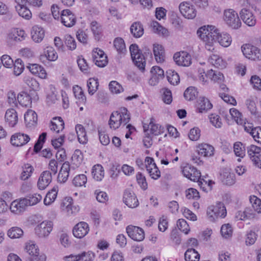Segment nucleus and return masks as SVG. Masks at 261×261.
Here are the masks:
<instances>
[{
	"mask_svg": "<svg viewBox=\"0 0 261 261\" xmlns=\"http://www.w3.org/2000/svg\"><path fill=\"white\" fill-rule=\"evenodd\" d=\"M123 201L128 207L132 208L137 207L139 204L135 193L128 190H126L124 192Z\"/></svg>",
	"mask_w": 261,
	"mask_h": 261,
	"instance_id": "6ab92c4d",
	"label": "nucleus"
},
{
	"mask_svg": "<svg viewBox=\"0 0 261 261\" xmlns=\"http://www.w3.org/2000/svg\"><path fill=\"white\" fill-rule=\"evenodd\" d=\"M245 106L251 115L255 118L259 116V112L256 107V104L253 98L250 97L247 98L245 101Z\"/></svg>",
	"mask_w": 261,
	"mask_h": 261,
	"instance_id": "f704fd0d",
	"label": "nucleus"
},
{
	"mask_svg": "<svg viewBox=\"0 0 261 261\" xmlns=\"http://www.w3.org/2000/svg\"><path fill=\"white\" fill-rule=\"evenodd\" d=\"M217 41H218L221 46L226 47L230 45L232 40L231 37L228 34L226 33H220L219 31H218Z\"/></svg>",
	"mask_w": 261,
	"mask_h": 261,
	"instance_id": "4c0bfd02",
	"label": "nucleus"
},
{
	"mask_svg": "<svg viewBox=\"0 0 261 261\" xmlns=\"http://www.w3.org/2000/svg\"><path fill=\"white\" fill-rule=\"evenodd\" d=\"M45 57L49 61H55L58 58V55L55 49L52 46H47L44 50Z\"/></svg>",
	"mask_w": 261,
	"mask_h": 261,
	"instance_id": "8fccbe9b",
	"label": "nucleus"
},
{
	"mask_svg": "<svg viewBox=\"0 0 261 261\" xmlns=\"http://www.w3.org/2000/svg\"><path fill=\"white\" fill-rule=\"evenodd\" d=\"M30 140V138L27 134L22 133H17L13 135L11 138L12 144L16 146H22L26 144Z\"/></svg>",
	"mask_w": 261,
	"mask_h": 261,
	"instance_id": "aec40b11",
	"label": "nucleus"
},
{
	"mask_svg": "<svg viewBox=\"0 0 261 261\" xmlns=\"http://www.w3.org/2000/svg\"><path fill=\"white\" fill-rule=\"evenodd\" d=\"M197 152L199 155L204 157L212 156L214 154V147L206 143H202L197 146Z\"/></svg>",
	"mask_w": 261,
	"mask_h": 261,
	"instance_id": "393cba45",
	"label": "nucleus"
},
{
	"mask_svg": "<svg viewBox=\"0 0 261 261\" xmlns=\"http://www.w3.org/2000/svg\"><path fill=\"white\" fill-rule=\"evenodd\" d=\"M131 57L134 64L142 72L145 70L146 61L138 46L133 44L129 46Z\"/></svg>",
	"mask_w": 261,
	"mask_h": 261,
	"instance_id": "20e7f679",
	"label": "nucleus"
},
{
	"mask_svg": "<svg viewBox=\"0 0 261 261\" xmlns=\"http://www.w3.org/2000/svg\"><path fill=\"white\" fill-rule=\"evenodd\" d=\"M200 254L194 248H188L185 253L186 261H199Z\"/></svg>",
	"mask_w": 261,
	"mask_h": 261,
	"instance_id": "a18cd8bd",
	"label": "nucleus"
},
{
	"mask_svg": "<svg viewBox=\"0 0 261 261\" xmlns=\"http://www.w3.org/2000/svg\"><path fill=\"white\" fill-rule=\"evenodd\" d=\"M241 49L246 58L254 61L261 60V50L257 47L246 44L242 46Z\"/></svg>",
	"mask_w": 261,
	"mask_h": 261,
	"instance_id": "423d86ee",
	"label": "nucleus"
},
{
	"mask_svg": "<svg viewBox=\"0 0 261 261\" xmlns=\"http://www.w3.org/2000/svg\"><path fill=\"white\" fill-rule=\"evenodd\" d=\"M49 127L51 131L59 133L64 128V121L60 117L54 118L50 123Z\"/></svg>",
	"mask_w": 261,
	"mask_h": 261,
	"instance_id": "7c9ffc66",
	"label": "nucleus"
},
{
	"mask_svg": "<svg viewBox=\"0 0 261 261\" xmlns=\"http://www.w3.org/2000/svg\"><path fill=\"white\" fill-rule=\"evenodd\" d=\"M13 73L16 76L20 75L24 69V65L20 59H17L14 62Z\"/></svg>",
	"mask_w": 261,
	"mask_h": 261,
	"instance_id": "4d7b16f0",
	"label": "nucleus"
},
{
	"mask_svg": "<svg viewBox=\"0 0 261 261\" xmlns=\"http://www.w3.org/2000/svg\"><path fill=\"white\" fill-rule=\"evenodd\" d=\"M182 173L184 176L193 181L201 182V173L195 167L190 164L182 167Z\"/></svg>",
	"mask_w": 261,
	"mask_h": 261,
	"instance_id": "6e6552de",
	"label": "nucleus"
},
{
	"mask_svg": "<svg viewBox=\"0 0 261 261\" xmlns=\"http://www.w3.org/2000/svg\"><path fill=\"white\" fill-rule=\"evenodd\" d=\"M126 230L128 236L134 241H142L145 238L144 230L138 226L129 225Z\"/></svg>",
	"mask_w": 261,
	"mask_h": 261,
	"instance_id": "f8f14e48",
	"label": "nucleus"
},
{
	"mask_svg": "<svg viewBox=\"0 0 261 261\" xmlns=\"http://www.w3.org/2000/svg\"><path fill=\"white\" fill-rule=\"evenodd\" d=\"M45 36V31L43 29L38 25L34 26L31 30V37L35 42L42 41Z\"/></svg>",
	"mask_w": 261,
	"mask_h": 261,
	"instance_id": "c85d7f7f",
	"label": "nucleus"
},
{
	"mask_svg": "<svg viewBox=\"0 0 261 261\" xmlns=\"http://www.w3.org/2000/svg\"><path fill=\"white\" fill-rule=\"evenodd\" d=\"M87 181V176L84 174H79L74 177L72 180V184L75 187H80L84 186Z\"/></svg>",
	"mask_w": 261,
	"mask_h": 261,
	"instance_id": "052dcab7",
	"label": "nucleus"
},
{
	"mask_svg": "<svg viewBox=\"0 0 261 261\" xmlns=\"http://www.w3.org/2000/svg\"><path fill=\"white\" fill-rule=\"evenodd\" d=\"M22 171L20 176L21 180H25L31 177L34 170L33 167L29 164H24L22 167Z\"/></svg>",
	"mask_w": 261,
	"mask_h": 261,
	"instance_id": "864d4df0",
	"label": "nucleus"
},
{
	"mask_svg": "<svg viewBox=\"0 0 261 261\" xmlns=\"http://www.w3.org/2000/svg\"><path fill=\"white\" fill-rule=\"evenodd\" d=\"M73 92L76 98L78 99L79 101L83 103L86 102V97L84 94L82 88L78 85H75L73 87Z\"/></svg>",
	"mask_w": 261,
	"mask_h": 261,
	"instance_id": "5fc2aeb1",
	"label": "nucleus"
},
{
	"mask_svg": "<svg viewBox=\"0 0 261 261\" xmlns=\"http://www.w3.org/2000/svg\"><path fill=\"white\" fill-rule=\"evenodd\" d=\"M24 121L29 127L35 126L37 124L38 117L36 113L32 110H29L24 114Z\"/></svg>",
	"mask_w": 261,
	"mask_h": 261,
	"instance_id": "a878e982",
	"label": "nucleus"
},
{
	"mask_svg": "<svg viewBox=\"0 0 261 261\" xmlns=\"http://www.w3.org/2000/svg\"><path fill=\"white\" fill-rule=\"evenodd\" d=\"M89 231V225L85 222H81L77 223L74 227L72 230L73 236L79 239L84 238L88 234Z\"/></svg>",
	"mask_w": 261,
	"mask_h": 261,
	"instance_id": "a211bd4d",
	"label": "nucleus"
},
{
	"mask_svg": "<svg viewBox=\"0 0 261 261\" xmlns=\"http://www.w3.org/2000/svg\"><path fill=\"white\" fill-rule=\"evenodd\" d=\"M213 107L210 100L204 97H200L198 101L197 111L199 113H203L211 109Z\"/></svg>",
	"mask_w": 261,
	"mask_h": 261,
	"instance_id": "473e14b6",
	"label": "nucleus"
},
{
	"mask_svg": "<svg viewBox=\"0 0 261 261\" xmlns=\"http://www.w3.org/2000/svg\"><path fill=\"white\" fill-rule=\"evenodd\" d=\"M233 151L235 155L239 157L238 161L240 162L241 158L245 155V148L244 145L240 142H237L233 144Z\"/></svg>",
	"mask_w": 261,
	"mask_h": 261,
	"instance_id": "37998d69",
	"label": "nucleus"
},
{
	"mask_svg": "<svg viewBox=\"0 0 261 261\" xmlns=\"http://www.w3.org/2000/svg\"><path fill=\"white\" fill-rule=\"evenodd\" d=\"M57 189L56 188H53L46 195L44 199V204L45 205H49L52 203L56 199L57 196Z\"/></svg>",
	"mask_w": 261,
	"mask_h": 261,
	"instance_id": "603ef678",
	"label": "nucleus"
},
{
	"mask_svg": "<svg viewBox=\"0 0 261 261\" xmlns=\"http://www.w3.org/2000/svg\"><path fill=\"white\" fill-rule=\"evenodd\" d=\"M75 130L77 134L79 142L81 144H85L88 142V137L85 128L81 124L75 126Z\"/></svg>",
	"mask_w": 261,
	"mask_h": 261,
	"instance_id": "c9c22d12",
	"label": "nucleus"
},
{
	"mask_svg": "<svg viewBox=\"0 0 261 261\" xmlns=\"http://www.w3.org/2000/svg\"><path fill=\"white\" fill-rule=\"evenodd\" d=\"M173 59L179 66H189L191 64V57L186 51L177 52L174 54Z\"/></svg>",
	"mask_w": 261,
	"mask_h": 261,
	"instance_id": "2eb2a0df",
	"label": "nucleus"
},
{
	"mask_svg": "<svg viewBox=\"0 0 261 261\" xmlns=\"http://www.w3.org/2000/svg\"><path fill=\"white\" fill-rule=\"evenodd\" d=\"M211 123L216 128H220L222 125V121L220 116L216 114H211L209 115Z\"/></svg>",
	"mask_w": 261,
	"mask_h": 261,
	"instance_id": "0e129e2a",
	"label": "nucleus"
},
{
	"mask_svg": "<svg viewBox=\"0 0 261 261\" xmlns=\"http://www.w3.org/2000/svg\"><path fill=\"white\" fill-rule=\"evenodd\" d=\"M240 15L243 22L249 27L254 26L256 20L251 11L246 8H243L240 12Z\"/></svg>",
	"mask_w": 261,
	"mask_h": 261,
	"instance_id": "f3484780",
	"label": "nucleus"
},
{
	"mask_svg": "<svg viewBox=\"0 0 261 261\" xmlns=\"http://www.w3.org/2000/svg\"><path fill=\"white\" fill-rule=\"evenodd\" d=\"M226 210L223 203L219 202L216 205H211L207 207L206 215L207 219L212 222L219 217L224 218L226 215Z\"/></svg>",
	"mask_w": 261,
	"mask_h": 261,
	"instance_id": "7ed1b4c3",
	"label": "nucleus"
},
{
	"mask_svg": "<svg viewBox=\"0 0 261 261\" xmlns=\"http://www.w3.org/2000/svg\"><path fill=\"white\" fill-rule=\"evenodd\" d=\"M15 8L20 16L26 19H30L32 17V13L27 7L16 6Z\"/></svg>",
	"mask_w": 261,
	"mask_h": 261,
	"instance_id": "13d9d810",
	"label": "nucleus"
},
{
	"mask_svg": "<svg viewBox=\"0 0 261 261\" xmlns=\"http://www.w3.org/2000/svg\"><path fill=\"white\" fill-rule=\"evenodd\" d=\"M70 171V164L68 162H64L59 171L58 176V181L60 183L65 182L69 177Z\"/></svg>",
	"mask_w": 261,
	"mask_h": 261,
	"instance_id": "bb28decb",
	"label": "nucleus"
},
{
	"mask_svg": "<svg viewBox=\"0 0 261 261\" xmlns=\"http://www.w3.org/2000/svg\"><path fill=\"white\" fill-rule=\"evenodd\" d=\"M250 201L254 210L257 213H261V200L255 196L250 197Z\"/></svg>",
	"mask_w": 261,
	"mask_h": 261,
	"instance_id": "338daca9",
	"label": "nucleus"
},
{
	"mask_svg": "<svg viewBox=\"0 0 261 261\" xmlns=\"http://www.w3.org/2000/svg\"><path fill=\"white\" fill-rule=\"evenodd\" d=\"M26 200L27 206H33L37 204L42 199V196L39 194H30L23 198Z\"/></svg>",
	"mask_w": 261,
	"mask_h": 261,
	"instance_id": "de8ad7c7",
	"label": "nucleus"
},
{
	"mask_svg": "<svg viewBox=\"0 0 261 261\" xmlns=\"http://www.w3.org/2000/svg\"><path fill=\"white\" fill-rule=\"evenodd\" d=\"M5 120L10 127H14L18 122V118L16 111L14 109H8L5 113Z\"/></svg>",
	"mask_w": 261,
	"mask_h": 261,
	"instance_id": "4be33fe9",
	"label": "nucleus"
},
{
	"mask_svg": "<svg viewBox=\"0 0 261 261\" xmlns=\"http://www.w3.org/2000/svg\"><path fill=\"white\" fill-rule=\"evenodd\" d=\"M248 156L253 164L261 169V147L251 145L247 148Z\"/></svg>",
	"mask_w": 261,
	"mask_h": 261,
	"instance_id": "0eeeda50",
	"label": "nucleus"
},
{
	"mask_svg": "<svg viewBox=\"0 0 261 261\" xmlns=\"http://www.w3.org/2000/svg\"><path fill=\"white\" fill-rule=\"evenodd\" d=\"M83 160V154L80 149H76L72 156V161L76 166H80Z\"/></svg>",
	"mask_w": 261,
	"mask_h": 261,
	"instance_id": "774afa93",
	"label": "nucleus"
},
{
	"mask_svg": "<svg viewBox=\"0 0 261 261\" xmlns=\"http://www.w3.org/2000/svg\"><path fill=\"white\" fill-rule=\"evenodd\" d=\"M179 9L181 14L186 18L193 19L196 15V11L194 6L190 3H181L179 6Z\"/></svg>",
	"mask_w": 261,
	"mask_h": 261,
	"instance_id": "4468645a",
	"label": "nucleus"
},
{
	"mask_svg": "<svg viewBox=\"0 0 261 261\" xmlns=\"http://www.w3.org/2000/svg\"><path fill=\"white\" fill-rule=\"evenodd\" d=\"M150 73L151 76L149 80V84L151 86L157 85L159 81L164 77V70L159 66L152 67Z\"/></svg>",
	"mask_w": 261,
	"mask_h": 261,
	"instance_id": "dca6fc26",
	"label": "nucleus"
},
{
	"mask_svg": "<svg viewBox=\"0 0 261 261\" xmlns=\"http://www.w3.org/2000/svg\"><path fill=\"white\" fill-rule=\"evenodd\" d=\"M254 217V214L249 208H246L244 211H239L237 212L235 215L236 221L245 220L246 219H251Z\"/></svg>",
	"mask_w": 261,
	"mask_h": 261,
	"instance_id": "ea45409f",
	"label": "nucleus"
},
{
	"mask_svg": "<svg viewBox=\"0 0 261 261\" xmlns=\"http://www.w3.org/2000/svg\"><path fill=\"white\" fill-rule=\"evenodd\" d=\"M166 77L168 81L171 85H176L179 83V76L178 74L173 70H168L166 71Z\"/></svg>",
	"mask_w": 261,
	"mask_h": 261,
	"instance_id": "c03bdc74",
	"label": "nucleus"
},
{
	"mask_svg": "<svg viewBox=\"0 0 261 261\" xmlns=\"http://www.w3.org/2000/svg\"><path fill=\"white\" fill-rule=\"evenodd\" d=\"M92 58L95 65L99 67H105L108 63L107 55L102 50L98 48L93 50Z\"/></svg>",
	"mask_w": 261,
	"mask_h": 261,
	"instance_id": "9b49d317",
	"label": "nucleus"
},
{
	"mask_svg": "<svg viewBox=\"0 0 261 261\" xmlns=\"http://www.w3.org/2000/svg\"><path fill=\"white\" fill-rule=\"evenodd\" d=\"M113 45L118 54H124L126 51L124 41L122 38H116L114 40Z\"/></svg>",
	"mask_w": 261,
	"mask_h": 261,
	"instance_id": "49530a36",
	"label": "nucleus"
},
{
	"mask_svg": "<svg viewBox=\"0 0 261 261\" xmlns=\"http://www.w3.org/2000/svg\"><path fill=\"white\" fill-rule=\"evenodd\" d=\"M52 180L51 173L49 171H44L40 174L37 186L40 190H44Z\"/></svg>",
	"mask_w": 261,
	"mask_h": 261,
	"instance_id": "412c9836",
	"label": "nucleus"
},
{
	"mask_svg": "<svg viewBox=\"0 0 261 261\" xmlns=\"http://www.w3.org/2000/svg\"><path fill=\"white\" fill-rule=\"evenodd\" d=\"M198 92L195 87H188L184 92V97L187 100L191 101L195 99L197 95Z\"/></svg>",
	"mask_w": 261,
	"mask_h": 261,
	"instance_id": "680f3d73",
	"label": "nucleus"
},
{
	"mask_svg": "<svg viewBox=\"0 0 261 261\" xmlns=\"http://www.w3.org/2000/svg\"><path fill=\"white\" fill-rule=\"evenodd\" d=\"M131 34L135 38H140L144 34L143 25L139 22H135L130 26Z\"/></svg>",
	"mask_w": 261,
	"mask_h": 261,
	"instance_id": "e433bc0d",
	"label": "nucleus"
},
{
	"mask_svg": "<svg viewBox=\"0 0 261 261\" xmlns=\"http://www.w3.org/2000/svg\"><path fill=\"white\" fill-rule=\"evenodd\" d=\"M25 250L30 256V259H34L35 261L41 254L39 253L38 247L33 241H29L25 244Z\"/></svg>",
	"mask_w": 261,
	"mask_h": 261,
	"instance_id": "5701e85b",
	"label": "nucleus"
},
{
	"mask_svg": "<svg viewBox=\"0 0 261 261\" xmlns=\"http://www.w3.org/2000/svg\"><path fill=\"white\" fill-rule=\"evenodd\" d=\"M218 31L215 26L209 25L201 27L198 30L197 34L205 43V48L208 50L214 49L213 45L217 42Z\"/></svg>",
	"mask_w": 261,
	"mask_h": 261,
	"instance_id": "f257e3e1",
	"label": "nucleus"
},
{
	"mask_svg": "<svg viewBox=\"0 0 261 261\" xmlns=\"http://www.w3.org/2000/svg\"><path fill=\"white\" fill-rule=\"evenodd\" d=\"M26 200L23 198L13 201L10 205V209L14 214H19L23 212L27 206Z\"/></svg>",
	"mask_w": 261,
	"mask_h": 261,
	"instance_id": "b1692460",
	"label": "nucleus"
},
{
	"mask_svg": "<svg viewBox=\"0 0 261 261\" xmlns=\"http://www.w3.org/2000/svg\"><path fill=\"white\" fill-rule=\"evenodd\" d=\"M150 132L154 136H158L164 133V128L159 124L155 123V120L153 118L150 119L149 124L148 125Z\"/></svg>",
	"mask_w": 261,
	"mask_h": 261,
	"instance_id": "a19ab883",
	"label": "nucleus"
},
{
	"mask_svg": "<svg viewBox=\"0 0 261 261\" xmlns=\"http://www.w3.org/2000/svg\"><path fill=\"white\" fill-rule=\"evenodd\" d=\"M24 83L32 90L37 91L39 89V84L34 77L29 75L24 76Z\"/></svg>",
	"mask_w": 261,
	"mask_h": 261,
	"instance_id": "09e8293b",
	"label": "nucleus"
},
{
	"mask_svg": "<svg viewBox=\"0 0 261 261\" xmlns=\"http://www.w3.org/2000/svg\"><path fill=\"white\" fill-rule=\"evenodd\" d=\"M28 67L32 74L36 75L42 79L46 78V72L45 69L41 65L37 64H30Z\"/></svg>",
	"mask_w": 261,
	"mask_h": 261,
	"instance_id": "c756f323",
	"label": "nucleus"
},
{
	"mask_svg": "<svg viewBox=\"0 0 261 261\" xmlns=\"http://www.w3.org/2000/svg\"><path fill=\"white\" fill-rule=\"evenodd\" d=\"M92 174L93 178L97 181H100L104 177L103 168L101 165L97 164L92 168Z\"/></svg>",
	"mask_w": 261,
	"mask_h": 261,
	"instance_id": "79ce46f5",
	"label": "nucleus"
},
{
	"mask_svg": "<svg viewBox=\"0 0 261 261\" xmlns=\"http://www.w3.org/2000/svg\"><path fill=\"white\" fill-rule=\"evenodd\" d=\"M153 54L156 61L158 63H163L165 61V51L162 45L154 44L153 48Z\"/></svg>",
	"mask_w": 261,
	"mask_h": 261,
	"instance_id": "72a5a7b5",
	"label": "nucleus"
},
{
	"mask_svg": "<svg viewBox=\"0 0 261 261\" xmlns=\"http://www.w3.org/2000/svg\"><path fill=\"white\" fill-rule=\"evenodd\" d=\"M53 223L50 221H44L38 225L35 229L36 234L40 238L48 236L53 230Z\"/></svg>",
	"mask_w": 261,
	"mask_h": 261,
	"instance_id": "9d476101",
	"label": "nucleus"
},
{
	"mask_svg": "<svg viewBox=\"0 0 261 261\" xmlns=\"http://www.w3.org/2000/svg\"><path fill=\"white\" fill-rule=\"evenodd\" d=\"M224 20L226 24L233 29H238L242 24L238 13L233 9H229L225 10Z\"/></svg>",
	"mask_w": 261,
	"mask_h": 261,
	"instance_id": "39448f33",
	"label": "nucleus"
},
{
	"mask_svg": "<svg viewBox=\"0 0 261 261\" xmlns=\"http://www.w3.org/2000/svg\"><path fill=\"white\" fill-rule=\"evenodd\" d=\"M208 76L210 79L215 82H221L224 80L223 74L220 72H217L211 69L208 71Z\"/></svg>",
	"mask_w": 261,
	"mask_h": 261,
	"instance_id": "e2e57ef3",
	"label": "nucleus"
},
{
	"mask_svg": "<svg viewBox=\"0 0 261 261\" xmlns=\"http://www.w3.org/2000/svg\"><path fill=\"white\" fill-rule=\"evenodd\" d=\"M130 119V114L124 107L113 112L110 116L109 124L111 129H116L121 125H126Z\"/></svg>",
	"mask_w": 261,
	"mask_h": 261,
	"instance_id": "f03ea898",
	"label": "nucleus"
},
{
	"mask_svg": "<svg viewBox=\"0 0 261 261\" xmlns=\"http://www.w3.org/2000/svg\"><path fill=\"white\" fill-rule=\"evenodd\" d=\"M9 37L10 39L15 41H22L27 37V34L23 30L16 28L11 31Z\"/></svg>",
	"mask_w": 261,
	"mask_h": 261,
	"instance_id": "2f4dec72",
	"label": "nucleus"
},
{
	"mask_svg": "<svg viewBox=\"0 0 261 261\" xmlns=\"http://www.w3.org/2000/svg\"><path fill=\"white\" fill-rule=\"evenodd\" d=\"M145 167L151 178L158 179L161 176V172L152 158L147 156L145 159Z\"/></svg>",
	"mask_w": 261,
	"mask_h": 261,
	"instance_id": "1a4fd4ad",
	"label": "nucleus"
},
{
	"mask_svg": "<svg viewBox=\"0 0 261 261\" xmlns=\"http://www.w3.org/2000/svg\"><path fill=\"white\" fill-rule=\"evenodd\" d=\"M23 234L22 229L18 227H12L7 232L8 236L11 239H18Z\"/></svg>",
	"mask_w": 261,
	"mask_h": 261,
	"instance_id": "6e6d98bb",
	"label": "nucleus"
},
{
	"mask_svg": "<svg viewBox=\"0 0 261 261\" xmlns=\"http://www.w3.org/2000/svg\"><path fill=\"white\" fill-rule=\"evenodd\" d=\"M17 101L22 107H29L32 105V98L31 96L25 92L19 93L17 96Z\"/></svg>",
	"mask_w": 261,
	"mask_h": 261,
	"instance_id": "58836bf2",
	"label": "nucleus"
},
{
	"mask_svg": "<svg viewBox=\"0 0 261 261\" xmlns=\"http://www.w3.org/2000/svg\"><path fill=\"white\" fill-rule=\"evenodd\" d=\"M153 31L154 33L159 35H162L163 36H167L168 34V30L160 24V23L156 21H152L151 23Z\"/></svg>",
	"mask_w": 261,
	"mask_h": 261,
	"instance_id": "bf43d9fd",
	"label": "nucleus"
},
{
	"mask_svg": "<svg viewBox=\"0 0 261 261\" xmlns=\"http://www.w3.org/2000/svg\"><path fill=\"white\" fill-rule=\"evenodd\" d=\"M98 86L99 83L97 79L90 78L87 84L88 93L91 95H93L97 90Z\"/></svg>",
	"mask_w": 261,
	"mask_h": 261,
	"instance_id": "3c124183",
	"label": "nucleus"
},
{
	"mask_svg": "<svg viewBox=\"0 0 261 261\" xmlns=\"http://www.w3.org/2000/svg\"><path fill=\"white\" fill-rule=\"evenodd\" d=\"M60 18L62 23L66 27H72L76 23V19L75 15L69 9L62 11Z\"/></svg>",
	"mask_w": 261,
	"mask_h": 261,
	"instance_id": "ddd939ff",
	"label": "nucleus"
},
{
	"mask_svg": "<svg viewBox=\"0 0 261 261\" xmlns=\"http://www.w3.org/2000/svg\"><path fill=\"white\" fill-rule=\"evenodd\" d=\"M208 62L216 68L223 69L226 67L227 63L217 54H213L208 58Z\"/></svg>",
	"mask_w": 261,
	"mask_h": 261,
	"instance_id": "cd10ccee",
	"label": "nucleus"
},
{
	"mask_svg": "<svg viewBox=\"0 0 261 261\" xmlns=\"http://www.w3.org/2000/svg\"><path fill=\"white\" fill-rule=\"evenodd\" d=\"M220 231L222 237L225 239H227L231 237L233 230L231 225L229 224H225L221 226Z\"/></svg>",
	"mask_w": 261,
	"mask_h": 261,
	"instance_id": "69168bd1",
	"label": "nucleus"
}]
</instances>
